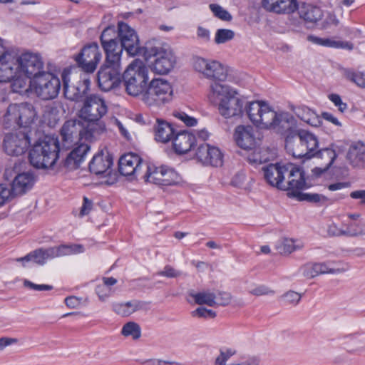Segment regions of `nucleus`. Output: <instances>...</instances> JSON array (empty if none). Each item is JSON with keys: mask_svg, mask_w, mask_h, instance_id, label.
<instances>
[{"mask_svg": "<svg viewBox=\"0 0 365 365\" xmlns=\"http://www.w3.org/2000/svg\"><path fill=\"white\" fill-rule=\"evenodd\" d=\"M113 158L107 153L104 154L102 151L95 155L89 163L90 171L100 176H108L112 173Z\"/></svg>", "mask_w": 365, "mask_h": 365, "instance_id": "5701e85b", "label": "nucleus"}, {"mask_svg": "<svg viewBox=\"0 0 365 365\" xmlns=\"http://www.w3.org/2000/svg\"><path fill=\"white\" fill-rule=\"evenodd\" d=\"M302 180L304 181V185L301 188L293 187L291 189L289 192H287V195L289 197L296 198L299 201H307L311 203H314L319 205H324L327 201L328 198L325 195L318 193H307L302 192V190L309 187V185L306 182L304 178V172L302 170Z\"/></svg>", "mask_w": 365, "mask_h": 365, "instance_id": "a878e982", "label": "nucleus"}, {"mask_svg": "<svg viewBox=\"0 0 365 365\" xmlns=\"http://www.w3.org/2000/svg\"><path fill=\"white\" fill-rule=\"evenodd\" d=\"M143 178L148 182L160 186H169L176 184L179 177L172 168L166 166L156 167L154 165H146L145 174Z\"/></svg>", "mask_w": 365, "mask_h": 365, "instance_id": "ddd939ff", "label": "nucleus"}, {"mask_svg": "<svg viewBox=\"0 0 365 365\" xmlns=\"http://www.w3.org/2000/svg\"><path fill=\"white\" fill-rule=\"evenodd\" d=\"M106 53L104 63L107 65L121 66V55L124 49L119 41L101 43Z\"/></svg>", "mask_w": 365, "mask_h": 365, "instance_id": "473e14b6", "label": "nucleus"}, {"mask_svg": "<svg viewBox=\"0 0 365 365\" xmlns=\"http://www.w3.org/2000/svg\"><path fill=\"white\" fill-rule=\"evenodd\" d=\"M318 139L312 133L301 130L286 138V148L296 158H311L315 156Z\"/></svg>", "mask_w": 365, "mask_h": 365, "instance_id": "6e6552de", "label": "nucleus"}, {"mask_svg": "<svg viewBox=\"0 0 365 365\" xmlns=\"http://www.w3.org/2000/svg\"><path fill=\"white\" fill-rule=\"evenodd\" d=\"M91 115H82L83 135L86 141H91L106 130V124L101 118H90Z\"/></svg>", "mask_w": 365, "mask_h": 365, "instance_id": "bb28decb", "label": "nucleus"}, {"mask_svg": "<svg viewBox=\"0 0 365 365\" xmlns=\"http://www.w3.org/2000/svg\"><path fill=\"white\" fill-rule=\"evenodd\" d=\"M182 272L179 270L174 269L170 265H166L162 271L157 273L159 276H163L168 278H175L180 276Z\"/></svg>", "mask_w": 365, "mask_h": 365, "instance_id": "4d7b16f0", "label": "nucleus"}, {"mask_svg": "<svg viewBox=\"0 0 365 365\" xmlns=\"http://www.w3.org/2000/svg\"><path fill=\"white\" fill-rule=\"evenodd\" d=\"M43 63L41 56L34 53L25 52L18 53V73H23L26 76L34 78L41 73Z\"/></svg>", "mask_w": 365, "mask_h": 365, "instance_id": "dca6fc26", "label": "nucleus"}, {"mask_svg": "<svg viewBox=\"0 0 365 365\" xmlns=\"http://www.w3.org/2000/svg\"><path fill=\"white\" fill-rule=\"evenodd\" d=\"M345 227L346 237H357L365 235V221L359 222L348 221L343 224Z\"/></svg>", "mask_w": 365, "mask_h": 365, "instance_id": "ea45409f", "label": "nucleus"}, {"mask_svg": "<svg viewBox=\"0 0 365 365\" xmlns=\"http://www.w3.org/2000/svg\"><path fill=\"white\" fill-rule=\"evenodd\" d=\"M344 150V146L332 144L330 148L317 150L314 157L323 160L324 165L322 168H316L314 170L319 171V173L327 171L333 164L337 155Z\"/></svg>", "mask_w": 365, "mask_h": 365, "instance_id": "c85d7f7f", "label": "nucleus"}, {"mask_svg": "<svg viewBox=\"0 0 365 365\" xmlns=\"http://www.w3.org/2000/svg\"><path fill=\"white\" fill-rule=\"evenodd\" d=\"M298 14L300 19L306 22L314 23L322 16V11L319 7L312 4L302 3L297 6Z\"/></svg>", "mask_w": 365, "mask_h": 365, "instance_id": "4c0bfd02", "label": "nucleus"}, {"mask_svg": "<svg viewBox=\"0 0 365 365\" xmlns=\"http://www.w3.org/2000/svg\"><path fill=\"white\" fill-rule=\"evenodd\" d=\"M121 66L104 63L98 73V83L101 90L108 91L120 83Z\"/></svg>", "mask_w": 365, "mask_h": 365, "instance_id": "6ab92c4d", "label": "nucleus"}, {"mask_svg": "<svg viewBox=\"0 0 365 365\" xmlns=\"http://www.w3.org/2000/svg\"><path fill=\"white\" fill-rule=\"evenodd\" d=\"M34 175L30 173L19 174L11 184V194L13 197L22 195L30 190L34 184Z\"/></svg>", "mask_w": 365, "mask_h": 365, "instance_id": "2f4dec72", "label": "nucleus"}, {"mask_svg": "<svg viewBox=\"0 0 365 365\" xmlns=\"http://www.w3.org/2000/svg\"><path fill=\"white\" fill-rule=\"evenodd\" d=\"M18 52L6 48L0 54V82H7L18 73Z\"/></svg>", "mask_w": 365, "mask_h": 365, "instance_id": "f3484780", "label": "nucleus"}, {"mask_svg": "<svg viewBox=\"0 0 365 365\" xmlns=\"http://www.w3.org/2000/svg\"><path fill=\"white\" fill-rule=\"evenodd\" d=\"M60 88L59 78L51 73L41 72L30 80L31 91L45 100L57 96Z\"/></svg>", "mask_w": 365, "mask_h": 365, "instance_id": "1a4fd4ad", "label": "nucleus"}, {"mask_svg": "<svg viewBox=\"0 0 365 365\" xmlns=\"http://www.w3.org/2000/svg\"><path fill=\"white\" fill-rule=\"evenodd\" d=\"M194 70L203 78L215 81H226L229 73V68L219 61L195 57L193 59Z\"/></svg>", "mask_w": 365, "mask_h": 365, "instance_id": "9d476101", "label": "nucleus"}, {"mask_svg": "<svg viewBox=\"0 0 365 365\" xmlns=\"http://www.w3.org/2000/svg\"><path fill=\"white\" fill-rule=\"evenodd\" d=\"M121 334L126 337L131 336L133 339L136 340L141 336V329L137 323L129 322L123 325Z\"/></svg>", "mask_w": 365, "mask_h": 365, "instance_id": "a18cd8bd", "label": "nucleus"}, {"mask_svg": "<svg viewBox=\"0 0 365 365\" xmlns=\"http://www.w3.org/2000/svg\"><path fill=\"white\" fill-rule=\"evenodd\" d=\"M284 302L289 304L297 305L301 300L302 295L294 291H288L282 296Z\"/></svg>", "mask_w": 365, "mask_h": 365, "instance_id": "864d4df0", "label": "nucleus"}, {"mask_svg": "<svg viewBox=\"0 0 365 365\" xmlns=\"http://www.w3.org/2000/svg\"><path fill=\"white\" fill-rule=\"evenodd\" d=\"M327 232L331 236H346L345 229L339 228L335 223H331L328 226Z\"/></svg>", "mask_w": 365, "mask_h": 365, "instance_id": "0e129e2a", "label": "nucleus"}, {"mask_svg": "<svg viewBox=\"0 0 365 365\" xmlns=\"http://www.w3.org/2000/svg\"><path fill=\"white\" fill-rule=\"evenodd\" d=\"M70 71L65 69L62 73L63 82L64 95L66 98L71 101H76L77 106L81 108L80 114H106L110 111L106 101L97 96H91L86 98L81 103L78 99L85 94L89 89L91 84L90 78L87 73H83L80 76V82L76 86H70L68 82Z\"/></svg>", "mask_w": 365, "mask_h": 365, "instance_id": "7ed1b4c3", "label": "nucleus"}, {"mask_svg": "<svg viewBox=\"0 0 365 365\" xmlns=\"http://www.w3.org/2000/svg\"><path fill=\"white\" fill-rule=\"evenodd\" d=\"M347 78L355 83L358 86L365 88V73L358 72H350L347 73Z\"/></svg>", "mask_w": 365, "mask_h": 365, "instance_id": "603ef678", "label": "nucleus"}, {"mask_svg": "<svg viewBox=\"0 0 365 365\" xmlns=\"http://www.w3.org/2000/svg\"><path fill=\"white\" fill-rule=\"evenodd\" d=\"M45 262L48 259L56 257L71 255L83 252V247L81 245L71 244L61 245L48 248H41Z\"/></svg>", "mask_w": 365, "mask_h": 365, "instance_id": "393cba45", "label": "nucleus"}, {"mask_svg": "<svg viewBox=\"0 0 365 365\" xmlns=\"http://www.w3.org/2000/svg\"><path fill=\"white\" fill-rule=\"evenodd\" d=\"M307 40L316 45L334 48H344L347 50H351L353 45L348 41H342L335 38H320L314 35H309L307 36Z\"/></svg>", "mask_w": 365, "mask_h": 365, "instance_id": "f704fd0d", "label": "nucleus"}, {"mask_svg": "<svg viewBox=\"0 0 365 365\" xmlns=\"http://www.w3.org/2000/svg\"><path fill=\"white\" fill-rule=\"evenodd\" d=\"M34 128L18 130L8 133L4 139V149L9 155L18 156L24 154L31 144V135L36 132Z\"/></svg>", "mask_w": 365, "mask_h": 365, "instance_id": "f8f14e48", "label": "nucleus"}, {"mask_svg": "<svg viewBox=\"0 0 365 365\" xmlns=\"http://www.w3.org/2000/svg\"><path fill=\"white\" fill-rule=\"evenodd\" d=\"M146 165L148 163L143 162L138 155L130 153L120 158L118 170L122 175L137 177L141 173L143 168L146 169Z\"/></svg>", "mask_w": 365, "mask_h": 365, "instance_id": "aec40b11", "label": "nucleus"}, {"mask_svg": "<svg viewBox=\"0 0 365 365\" xmlns=\"http://www.w3.org/2000/svg\"><path fill=\"white\" fill-rule=\"evenodd\" d=\"M44 115H3L0 120L1 123L6 129L16 128L19 130L34 128L38 130L37 121L40 123Z\"/></svg>", "mask_w": 365, "mask_h": 365, "instance_id": "a211bd4d", "label": "nucleus"}, {"mask_svg": "<svg viewBox=\"0 0 365 365\" xmlns=\"http://www.w3.org/2000/svg\"><path fill=\"white\" fill-rule=\"evenodd\" d=\"M209 8L212 12L213 15L224 21H230L232 19V15L222 6L216 4H210Z\"/></svg>", "mask_w": 365, "mask_h": 365, "instance_id": "8fccbe9b", "label": "nucleus"}, {"mask_svg": "<svg viewBox=\"0 0 365 365\" xmlns=\"http://www.w3.org/2000/svg\"><path fill=\"white\" fill-rule=\"evenodd\" d=\"M264 151H255L247 157V161L250 164H262L267 160V158L262 155Z\"/></svg>", "mask_w": 365, "mask_h": 365, "instance_id": "13d9d810", "label": "nucleus"}, {"mask_svg": "<svg viewBox=\"0 0 365 365\" xmlns=\"http://www.w3.org/2000/svg\"><path fill=\"white\" fill-rule=\"evenodd\" d=\"M329 100L339 107L340 112H344L346 108V104L341 101L340 96L337 94H331L329 96Z\"/></svg>", "mask_w": 365, "mask_h": 365, "instance_id": "338daca9", "label": "nucleus"}, {"mask_svg": "<svg viewBox=\"0 0 365 365\" xmlns=\"http://www.w3.org/2000/svg\"><path fill=\"white\" fill-rule=\"evenodd\" d=\"M190 296L197 304H206L210 307L215 306L216 295L213 292L203 291L195 294L191 293Z\"/></svg>", "mask_w": 365, "mask_h": 365, "instance_id": "79ce46f5", "label": "nucleus"}, {"mask_svg": "<svg viewBox=\"0 0 365 365\" xmlns=\"http://www.w3.org/2000/svg\"><path fill=\"white\" fill-rule=\"evenodd\" d=\"M118 27L116 29L112 25L103 29L101 36V43L118 41Z\"/></svg>", "mask_w": 365, "mask_h": 365, "instance_id": "49530a36", "label": "nucleus"}, {"mask_svg": "<svg viewBox=\"0 0 365 365\" xmlns=\"http://www.w3.org/2000/svg\"><path fill=\"white\" fill-rule=\"evenodd\" d=\"M262 171L269 185L287 192L293 187L301 188L304 185L302 170L292 164L270 163L262 167Z\"/></svg>", "mask_w": 365, "mask_h": 365, "instance_id": "20e7f679", "label": "nucleus"}, {"mask_svg": "<svg viewBox=\"0 0 365 365\" xmlns=\"http://www.w3.org/2000/svg\"><path fill=\"white\" fill-rule=\"evenodd\" d=\"M123 80L128 95L143 97L149 80L148 69L144 62L140 59L133 61L124 71Z\"/></svg>", "mask_w": 365, "mask_h": 365, "instance_id": "0eeeda50", "label": "nucleus"}, {"mask_svg": "<svg viewBox=\"0 0 365 365\" xmlns=\"http://www.w3.org/2000/svg\"><path fill=\"white\" fill-rule=\"evenodd\" d=\"M313 116V121L311 122V118H309L310 115H302L301 119L307 123L310 124L312 126H318V124L320 123V120L319 119V117H322L324 120L327 121L331 122L333 124L340 126L341 123L339 121L337 118H336L334 115H312Z\"/></svg>", "mask_w": 365, "mask_h": 365, "instance_id": "de8ad7c7", "label": "nucleus"}, {"mask_svg": "<svg viewBox=\"0 0 365 365\" xmlns=\"http://www.w3.org/2000/svg\"><path fill=\"white\" fill-rule=\"evenodd\" d=\"M249 293L252 295L259 297L263 295L274 294V292L265 285H258L255 288L250 289Z\"/></svg>", "mask_w": 365, "mask_h": 365, "instance_id": "6e6d98bb", "label": "nucleus"}, {"mask_svg": "<svg viewBox=\"0 0 365 365\" xmlns=\"http://www.w3.org/2000/svg\"><path fill=\"white\" fill-rule=\"evenodd\" d=\"M252 123L259 129H272L274 115H248Z\"/></svg>", "mask_w": 365, "mask_h": 365, "instance_id": "37998d69", "label": "nucleus"}, {"mask_svg": "<svg viewBox=\"0 0 365 365\" xmlns=\"http://www.w3.org/2000/svg\"><path fill=\"white\" fill-rule=\"evenodd\" d=\"M147 305V302L132 300L125 303H115L113 304V310L121 317H128L138 310L143 309Z\"/></svg>", "mask_w": 365, "mask_h": 365, "instance_id": "c9c22d12", "label": "nucleus"}, {"mask_svg": "<svg viewBox=\"0 0 365 365\" xmlns=\"http://www.w3.org/2000/svg\"><path fill=\"white\" fill-rule=\"evenodd\" d=\"M301 246L295 245L292 239H284L280 240L276 245V249L282 255H289L297 250H299Z\"/></svg>", "mask_w": 365, "mask_h": 365, "instance_id": "c03bdc74", "label": "nucleus"}, {"mask_svg": "<svg viewBox=\"0 0 365 365\" xmlns=\"http://www.w3.org/2000/svg\"><path fill=\"white\" fill-rule=\"evenodd\" d=\"M46 108L48 114H64L67 112V106L61 101L49 103Z\"/></svg>", "mask_w": 365, "mask_h": 365, "instance_id": "3c124183", "label": "nucleus"}, {"mask_svg": "<svg viewBox=\"0 0 365 365\" xmlns=\"http://www.w3.org/2000/svg\"><path fill=\"white\" fill-rule=\"evenodd\" d=\"M176 133L172 123L163 119L156 118L154 125V138L157 142L165 144L170 141L173 142Z\"/></svg>", "mask_w": 365, "mask_h": 365, "instance_id": "cd10ccee", "label": "nucleus"}, {"mask_svg": "<svg viewBox=\"0 0 365 365\" xmlns=\"http://www.w3.org/2000/svg\"><path fill=\"white\" fill-rule=\"evenodd\" d=\"M274 125L272 130L282 135H293L299 130H296L297 120L294 115H274Z\"/></svg>", "mask_w": 365, "mask_h": 365, "instance_id": "c756f323", "label": "nucleus"}, {"mask_svg": "<svg viewBox=\"0 0 365 365\" xmlns=\"http://www.w3.org/2000/svg\"><path fill=\"white\" fill-rule=\"evenodd\" d=\"M197 36L203 42H208L210 38V31L202 26H199L197 29Z\"/></svg>", "mask_w": 365, "mask_h": 365, "instance_id": "774afa93", "label": "nucleus"}, {"mask_svg": "<svg viewBox=\"0 0 365 365\" xmlns=\"http://www.w3.org/2000/svg\"><path fill=\"white\" fill-rule=\"evenodd\" d=\"M102 58L98 45L93 43L84 46L75 58L81 69L87 73H93Z\"/></svg>", "mask_w": 365, "mask_h": 365, "instance_id": "4468645a", "label": "nucleus"}, {"mask_svg": "<svg viewBox=\"0 0 365 365\" xmlns=\"http://www.w3.org/2000/svg\"><path fill=\"white\" fill-rule=\"evenodd\" d=\"M262 7L267 11L277 14L294 13L298 6L297 0H262Z\"/></svg>", "mask_w": 365, "mask_h": 365, "instance_id": "b1692460", "label": "nucleus"}, {"mask_svg": "<svg viewBox=\"0 0 365 365\" xmlns=\"http://www.w3.org/2000/svg\"><path fill=\"white\" fill-rule=\"evenodd\" d=\"M24 287L29 288L31 289L36 290V291H49L53 289V287L48 284H36L28 279H24Z\"/></svg>", "mask_w": 365, "mask_h": 365, "instance_id": "052dcab7", "label": "nucleus"}, {"mask_svg": "<svg viewBox=\"0 0 365 365\" xmlns=\"http://www.w3.org/2000/svg\"><path fill=\"white\" fill-rule=\"evenodd\" d=\"M192 317L213 319L216 317L215 312L205 307H198L192 312Z\"/></svg>", "mask_w": 365, "mask_h": 365, "instance_id": "5fc2aeb1", "label": "nucleus"}, {"mask_svg": "<svg viewBox=\"0 0 365 365\" xmlns=\"http://www.w3.org/2000/svg\"><path fill=\"white\" fill-rule=\"evenodd\" d=\"M304 277L311 279L319 274H336L339 273L342 270L340 269H334L326 263H309L305 264L301 268Z\"/></svg>", "mask_w": 365, "mask_h": 365, "instance_id": "72a5a7b5", "label": "nucleus"}, {"mask_svg": "<svg viewBox=\"0 0 365 365\" xmlns=\"http://www.w3.org/2000/svg\"><path fill=\"white\" fill-rule=\"evenodd\" d=\"M232 296L230 293L220 292L215 298V306H226L231 302Z\"/></svg>", "mask_w": 365, "mask_h": 365, "instance_id": "bf43d9fd", "label": "nucleus"}, {"mask_svg": "<svg viewBox=\"0 0 365 365\" xmlns=\"http://www.w3.org/2000/svg\"><path fill=\"white\" fill-rule=\"evenodd\" d=\"M195 136L187 131L177 133L173 140V148L175 152L182 155L187 153L195 146Z\"/></svg>", "mask_w": 365, "mask_h": 365, "instance_id": "7c9ffc66", "label": "nucleus"}, {"mask_svg": "<svg viewBox=\"0 0 365 365\" xmlns=\"http://www.w3.org/2000/svg\"><path fill=\"white\" fill-rule=\"evenodd\" d=\"M59 143L56 138L46 135L36 142L29 151L31 165L38 169L51 168L58 158Z\"/></svg>", "mask_w": 365, "mask_h": 365, "instance_id": "423d86ee", "label": "nucleus"}, {"mask_svg": "<svg viewBox=\"0 0 365 365\" xmlns=\"http://www.w3.org/2000/svg\"><path fill=\"white\" fill-rule=\"evenodd\" d=\"M339 20L334 13H329L323 22V29H326L331 26H337Z\"/></svg>", "mask_w": 365, "mask_h": 365, "instance_id": "e2e57ef3", "label": "nucleus"}, {"mask_svg": "<svg viewBox=\"0 0 365 365\" xmlns=\"http://www.w3.org/2000/svg\"><path fill=\"white\" fill-rule=\"evenodd\" d=\"M96 292L99 299L102 301L106 300L110 295V289L105 285H98L96 288Z\"/></svg>", "mask_w": 365, "mask_h": 365, "instance_id": "69168bd1", "label": "nucleus"}, {"mask_svg": "<svg viewBox=\"0 0 365 365\" xmlns=\"http://www.w3.org/2000/svg\"><path fill=\"white\" fill-rule=\"evenodd\" d=\"M233 138L237 146L243 150H253L257 146V139L254 134V130L250 125L237 126Z\"/></svg>", "mask_w": 365, "mask_h": 365, "instance_id": "4be33fe9", "label": "nucleus"}, {"mask_svg": "<svg viewBox=\"0 0 365 365\" xmlns=\"http://www.w3.org/2000/svg\"><path fill=\"white\" fill-rule=\"evenodd\" d=\"M33 77L26 76L23 73H16V76L11 78V89L14 93H27L30 88V80Z\"/></svg>", "mask_w": 365, "mask_h": 365, "instance_id": "58836bf2", "label": "nucleus"}, {"mask_svg": "<svg viewBox=\"0 0 365 365\" xmlns=\"http://www.w3.org/2000/svg\"><path fill=\"white\" fill-rule=\"evenodd\" d=\"M173 88L165 79H153L148 86L142 100L148 106L161 105L172 99Z\"/></svg>", "mask_w": 365, "mask_h": 365, "instance_id": "9b49d317", "label": "nucleus"}, {"mask_svg": "<svg viewBox=\"0 0 365 365\" xmlns=\"http://www.w3.org/2000/svg\"><path fill=\"white\" fill-rule=\"evenodd\" d=\"M31 112L37 113L36 106L28 102L12 103L7 109L6 114H26Z\"/></svg>", "mask_w": 365, "mask_h": 365, "instance_id": "a19ab883", "label": "nucleus"}, {"mask_svg": "<svg viewBox=\"0 0 365 365\" xmlns=\"http://www.w3.org/2000/svg\"><path fill=\"white\" fill-rule=\"evenodd\" d=\"M142 51L141 55L145 61H149L153 58V61H150V67L157 74H167L175 65L176 58L170 46L161 40H148Z\"/></svg>", "mask_w": 365, "mask_h": 365, "instance_id": "39448f33", "label": "nucleus"}, {"mask_svg": "<svg viewBox=\"0 0 365 365\" xmlns=\"http://www.w3.org/2000/svg\"><path fill=\"white\" fill-rule=\"evenodd\" d=\"M225 81H212L209 86L208 98L217 103L222 114H284L279 106L270 105L262 100L249 101L239 91L224 83Z\"/></svg>", "mask_w": 365, "mask_h": 365, "instance_id": "f257e3e1", "label": "nucleus"}, {"mask_svg": "<svg viewBox=\"0 0 365 365\" xmlns=\"http://www.w3.org/2000/svg\"><path fill=\"white\" fill-rule=\"evenodd\" d=\"M82 115L77 118L69 120L64 123L61 130L62 146L66 149L78 145L68 155L64 160V166L68 170L77 169L85 160L86 155L90 150V145L84 142L83 121Z\"/></svg>", "mask_w": 365, "mask_h": 365, "instance_id": "f03ea898", "label": "nucleus"}, {"mask_svg": "<svg viewBox=\"0 0 365 365\" xmlns=\"http://www.w3.org/2000/svg\"><path fill=\"white\" fill-rule=\"evenodd\" d=\"M347 158L354 167L365 166V145L357 142L349 148Z\"/></svg>", "mask_w": 365, "mask_h": 365, "instance_id": "e433bc0d", "label": "nucleus"}, {"mask_svg": "<svg viewBox=\"0 0 365 365\" xmlns=\"http://www.w3.org/2000/svg\"><path fill=\"white\" fill-rule=\"evenodd\" d=\"M118 41L130 56H134L143 53V47L139 45V38L136 32L122 21L118 23Z\"/></svg>", "mask_w": 365, "mask_h": 365, "instance_id": "2eb2a0df", "label": "nucleus"}, {"mask_svg": "<svg viewBox=\"0 0 365 365\" xmlns=\"http://www.w3.org/2000/svg\"><path fill=\"white\" fill-rule=\"evenodd\" d=\"M235 37V32L231 29H219L215 34V42L217 44L225 43Z\"/></svg>", "mask_w": 365, "mask_h": 365, "instance_id": "09e8293b", "label": "nucleus"}, {"mask_svg": "<svg viewBox=\"0 0 365 365\" xmlns=\"http://www.w3.org/2000/svg\"><path fill=\"white\" fill-rule=\"evenodd\" d=\"M195 156L198 161L205 165L218 167L223 163V155L220 150L207 143H202L197 147Z\"/></svg>", "mask_w": 365, "mask_h": 365, "instance_id": "412c9836", "label": "nucleus"}, {"mask_svg": "<svg viewBox=\"0 0 365 365\" xmlns=\"http://www.w3.org/2000/svg\"><path fill=\"white\" fill-rule=\"evenodd\" d=\"M247 180V176L245 173L239 172L234 175L232 179V185L237 187H242Z\"/></svg>", "mask_w": 365, "mask_h": 365, "instance_id": "680f3d73", "label": "nucleus"}]
</instances>
